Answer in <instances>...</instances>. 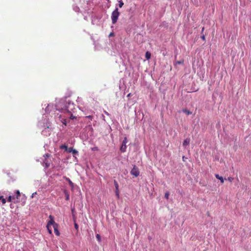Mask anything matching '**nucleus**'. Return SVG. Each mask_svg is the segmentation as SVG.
<instances>
[{
    "instance_id": "obj_18",
    "label": "nucleus",
    "mask_w": 251,
    "mask_h": 251,
    "mask_svg": "<svg viewBox=\"0 0 251 251\" xmlns=\"http://www.w3.org/2000/svg\"><path fill=\"white\" fill-rule=\"evenodd\" d=\"M47 229H48V232L50 233V234H51L52 233V230H51V229L50 228V226H48V223L47 224Z\"/></svg>"
},
{
    "instance_id": "obj_7",
    "label": "nucleus",
    "mask_w": 251,
    "mask_h": 251,
    "mask_svg": "<svg viewBox=\"0 0 251 251\" xmlns=\"http://www.w3.org/2000/svg\"><path fill=\"white\" fill-rule=\"evenodd\" d=\"M139 171L138 167L134 165L133 168L130 171V174L131 175L135 176V177H137L139 175Z\"/></svg>"
},
{
    "instance_id": "obj_6",
    "label": "nucleus",
    "mask_w": 251,
    "mask_h": 251,
    "mask_svg": "<svg viewBox=\"0 0 251 251\" xmlns=\"http://www.w3.org/2000/svg\"><path fill=\"white\" fill-rule=\"evenodd\" d=\"M127 143V139L126 137H125L122 141V145L120 147V151L122 152H125L126 150V143Z\"/></svg>"
},
{
    "instance_id": "obj_41",
    "label": "nucleus",
    "mask_w": 251,
    "mask_h": 251,
    "mask_svg": "<svg viewBox=\"0 0 251 251\" xmlns=\"http://www.w3.org/2000/svg\"><path fill=\"white\" fill-rule=\"evenodd\" d=\"M1 198H2V196H0V200H1Z\"/></svg>"
},
{
    "instance_id": "obj_31",
    "label": "nucleus",
    "mask_w": 251,
    "mask_h": 251,
    "mask_svg": "<svg viewBox=\"0 0 251 251\" xmlns=\"http://www.w3.org/2000/svg\"><path fill=\"white\" fill-rule=\"evenodd\" d=\"M103 112L105 114H106V115L107 116H110V114L109 113H108L105 110H104Z\"/></svg>"
},
{
    "instance_id": "obj_3",
    "label": "nucleus",
    "mask_w": 251,
    "mask_h": 251,
    "mask_svg": "<svg viewBox=\"0 0 251 251\" xmlns=\"http://www.w3.org/2000/svg\"><path fill=\"white\" fill-rule=\"evenodd\" d=\"M119 15L120 12L118 11V8L116 7L115 9L112 12L111 16L113 24H115L117 23Z\"/></svg>"
},
{
    "instance_id": "obj_17",
    "label": "nucleus",
    "mask_w": 251,
    "mask_h": 251,
    "mask_svg": "<svg viewBox=\"0 0 251 251\" xmlns=\"http://www.w3.org/2000/svg\"><path fill=\"white\" fill-rule=\"evenodd\" d=\"M20 196V192L19 190H17L16 191V196L15 197L17 199H18L19 198V197Z\"/></svg>"
},
{
    "instance_id": "obj_37",
    "label": "nucleus",
    "mask_w": 251,
    "mask_h": 251,
    "mask_svg": "<svg viewBox=\"0 0 251 251\" xmlns=\"http://www.w3.org/2000/svg\"><path fill=\"white\" fill-rule=\"evenodd\" d=\"M114 35V33L113 32H111L109 35V36L110 37V36H112Z\"/></svg>"
},
{
    "instance_id": "obj_9",
    "label": "nucleus",
    "mask_w": 251,
    "mask_h": 251,
    "mask_svg": "<svg viewBox=\"0 0 251 251\" xmlns=\"http://www.w3.org/2000/svg\"><path fill=\"white\" fill-rule=\"evenodd\" d=\"M67 152H72L74 155H78V152L75 149H74L73 148H69L68 150H67Z\"/></svg>"
},
{
    "instance_id": "obj_28",
    "label": "nucleus",
    "mask_w": 251,
    "mask_h": 251,
    "mask_svg": "<svg viewBox=\"0 0 251 251\" xmlns=\"http://www.w3.org/2000/svg\"><path fill=\"white\" fill-rule=\"evenodd\" d=\"M85 118H88V119H90L91 120H92L93 117L91 115H89V116H86Z\"/></svg>"
},
{
    "instance_id": "obj_10",
    "label": "nucleus",
    "mask_w": 251,
    "mask_h": 251,
    "mask_svg": "<svg viewBox=\"0 0 251 251\" xmlns=\"http://www.w3.org/2000/svg\"><path fill=\"white\" fill-rule=\"evenodd\" d=\"M51 107L53 109H55V106H53V105H51L49 104L45 109V112L46 113H48L50 112V111H51V109H50Z\"/></svg>"
},
{
    "instance_id": "obj_42",
    "label": "nucleus",
    "mask_w": 251,
    "mask_h": 251,
    "mask_svg": "<svg viewBox=\"0 0 251 251\" xmlns=\"http://www.w3.org/2000/svg\"><path fill=\"white\" fill-rule=\"evenodd\" d=\"M183 160H184V159H185V158H184V156H183Z\"/></svg>"
},
{
    "instance_id": "obj_26",
    "label": "nucleus",
    "mask_w": 251,
    "mask_h": 251,
    "mask_svg": "<svg viewBox=\"0 0 251 251\" xmlns=\"http://www.w3.org/2000/svg\"><path fill=\"white\" fill-rule=\"evenodd\" d=\"M169 196V193L168 192H166L165 194V198L167 199H168Z\"/></svg>"
},
{
    "instance_id": "obj_8",
    "label": "nucleus",
    "mask_w": 251,
    "mask_h": 251,
    "mask_svg": "<svg viewBox=\"0 0 251 251\" xmlns=\"http://www.w3.org/2000/svg\"><path fill=\"white\" fill-rule=\"evenodd\" d=\"M114 184L115 187V194L116 196L119 197V185L117 181L115 180H114Z\"/></svg>"
},
{
    "instance_id": "obj_19",
    "label": "nucleus",
    "mask_w": 251,
    "mask_h": 251,
    "mask_svg": "<svg viewBox=\"0 0 251 251\" xmlns=\"http://www.w3.org/2000/svg\"><path fill=\"white\" fill-rule=\"evenodd\" d=\"M44 163L45 164V168H47L49 167L50 166V163L48 162V161H46V160H45L44 161Z\"/></svg>"
},
{
    "instance_id": "obj_40",
    "label": "nucleus",
    "mask_w": 251,
    "mask_h": 251,
    "mask_svg": "<svg viewBox=\"0 0 251 251\" xmlns=\"http://www.w3.org/2000/svg\"><path fill=\"white\" fill-rule=\"evenodd\" d=\"M148 238H149V239L150 240H151V237H150V236H149V237H148Z\"/></svg>"
},
{
    "instance_id": "obj_39",
    "label": "nucleus",
    "mask_w": 251,
    "mask_h": 251,
    "mask_svg": "<svg viewBox=\"0 0 251 251\" xmlns=\"http://www.w3.org/2000/svg\"><path fill=\"white\" fill-rule=\"evenodd\" d=\"M204 29V27H203L202 28V30H201V32H202V33L203 32Z\"/></svg>"
},
{
    "instance_id": "obj_33",
    "label": "nucleus",
    "mask_w": 251,
    "mask_h": 251,
    "mask_svg": "<svg viewBox=\"0 0 251 251\" xmlns=\"http://www.w3.org/2000/svg\"><path fill=\"white\" fill-rule=\"evenodd\" d=\"M36 194H37V193H36V192L33 193L32 194V195H31V198H33L34 197V196H35V195H36Z\"/></svg>"
},
{
    "instance_id": "obj_15",
    "label": "nucleus",
    "mask_w": 251,
    "mask_h": 251,
    "mask_svg": "<svg viewBox=\"0 0 251 251\" xmlns=\"http://www.w3.org/2000/svg\"><path fill=\"white\" fill-rule=\"evenodd\" d=\"M60 148L61 149H64L67 152V150H68V149H69V148H68V147L65 145H61Z\"/></svg>"
},
{
    "instance_id": "obj_20",
    "label": "nucleus",
    "mask_w": 251,
    "mask_h": 251,
    "mask_svg": "<svg viewBox=\"0 0 251 251\" xmlns=\"http://www.w3.org/2000/svg\"><path fill=\"white\" fill-rule=\"evenodd\" d=\"M183 60H179V61H177L176 62L175 65H180V64H183Z\"/></svg>"
},
{
    "instance_id": "obj_34",
    "label": "nucleus",
    "mask_w": 251,
    "mask_h": 251,
    "mask_svg": "<svg viewBox=\"0 0 251 251\" xmlns=\"http://www.w3.org/2000/svg\"><path fill=\"white\" fill-rule=\"evenodd\" d=\"M201 38L203 40H204V41H205V36H204V35H202V36H201Z\"/></svg>"
},
{
    "instance_id": "obj_22",
    "label": "nucleus",
    "mask_w": 251,
    "mask_h": 251,
    "mask_svg": "<svg viewBox=\"0 0 251 251\" xmlns=\"http://www.w3.org/2000/svg\"><path fill=\"white\" fill-rule=\"evenodd\" d=\"M73 9L75 12H78V11L79 10V8L77 6H74Z\"/></svg>"
},
{
    "instance_id": "obj_12",
    "label": "nucleus",
    "mask_w": 251,
    "mask_h": 251,
    "mask_svg": "<svg viewBox=\"0 0 251 251\" xmlns=\"http://www.w3.org/2000/svg\"><path fill=\"white\" fill-rule=\"evenodd\" d=\"M16 198L15 197V195L13 196H9L8 198L7 201L8 202H11L12 201H13L14 200H15Z\"/></svg>"
},
{
    "instance_id": "obj_36",
    "label": "nucleus",
    "mask_w": 251,
    "mask_h": 251,
    "mask_svg": "<svg viewBox=\"0 0 251 251\" xmlns=\"http://www.w3.org/2000/svg\"><path fill=\"white\" fill-rule=\"evenodd\" d=\"M101 117H102V120L104 121H105V117L103 115H101Z\"/></svg>"
},
{
    "instance_id": "obj_4",
    "label": "nucleus",
    "mask_w": 251,
    "mask_h": 251,
    "mask_svg": "<svg viewBox=\"0 0 251 251\" xmlns=\"http://www.w3.org/2000/svg\"><path fill=\"white\" fill-rule=\"evenodd\" d=\"M49 218L50 220L48 222V226H52L54 230L55 229V228L57 229L58 227V225L54 222V217L51 215H50Z\"/></svg>"
},
{
    "instance_id": "obj_44",
    "label": "nucleus",
    "mask_w": 251,
    "mask_h": 251,
    "mask_svg": "<svg viewBox=\"0 0 251 251\" xmlns=\"http://www.w3.org/2000/svg\"><path fill=\"white\" fill-rule=\"evenodd\" d=\"M23 251H25V250H23Z\"/></svg>"
},
{
    "instance_id": "obj_30",
    "label": "nucleus",
    "mask_w": 251,
    "mask_h": 251,
    "mask_svg": "<svg viewBox=\"0 0 251 251\" xmlns=\"http://www.w3.org/2000/svg\"><path fill=\"white\" fill-rule=\"evenodd\" d=\"M227 180L229 181V182H232L233 180V177H228L227 178Z\"/></svg>"
},
{
    "instance_id": "obj_13",
    "label": "nucleus",
    "mask_w": 251,
    "mask_h": 251,
    "mask_svg": "<svg viewBox=\"0 0 251 251\" xmlns=\"http://www.w3.org/2000/svg\"><path fill=\"white\" fill-rule=\"evenodd\" d=\"M215 177H216L217 179H218L220 180L221 182L222 183H224V178H223V177L222 176H220L218 174H216V175H215Z\"/></svg>"
},
{
    "instance_id": "obj_27",
    "label": "nucleus",
    "mask_w": 251,
    "mask_h": 251,
    "mask_svg": "<svg viewBox=\"0 0 251 251\" xmlns=\"http://www.w3.org/2000/svg\"><path fill=\"white\" fill-rule=\"evenodd\" d=\"M65 195H66V200H69L70 199L69 195L67 193H65Z\"/></svg>"
},
{
    "instance_id": "obj_29",
    "label": "nucleus",
    "mask_w": 251,
    "mask_h": 251,
    "mask_svg": "<svg viewBox=\"0 0 251 251\" xmlns=\"http://www.w3.org/2000/svg\"><path fill=\"white\" fill-rule=\"evenodd\" d=\"M1 202H2V203L3 204H5V202H6V200L5 199H4L3 197L1 199Z\"/></svg>"
},
{
    "instance_id": "obj_1",
    "label": "nucleus",
    "mask_w": 251,
    "mask_h": 251,
    "mask_svg": "<svg viewBox=\"0 0 251 251\" xmlns=\"http://www.w3.org/2000/svg\"><path fill=\"white\" fill-rule=\"evenodd\" d=\"M56 110L63 113L75 112V105L73 101L68 100L67 98L61 99L58 103L55 105Z\"/></svg>"
},
{
    "instance_id": "obj_38",
    "label": "nucleus",
    "mask_w": 251,
    "mask_h": 251,
    "mask_svg": "<svg viewBox=\"0 0 251 251\" xmlns=\"http://www.w3.org/2000/svg\"><path fill=\"white\" fill-rule=\"evenodd\" d=\"M131 95V93H129L127 95V97H130V96Z\"/></svg>"
},
{
    "instance_id": "obj_16",
    "label": "nucleus",
    "mask_w": 251,
    "mask_h": 251,
    "mask_svg": "<svg viewBox=\"0 0 251 251\" xmlns=\"http://www.w3.org/2000/svg\"><path fill=\"white\" fill-rule=\"evenodd\" d=\"M182 111L186 113L187 115H189L192 114V112L190 111L189 110H187V109H183L182 110Z\"/></svg>"
},
{
    "instance_id": "obj_25",
    "label": "nucleus",
    "mask_w": 251,
    "mask_h": 251,
    "mask_svg": "<svg viewBox=\"0 0 251 251\" xmlns=\"http://www.w3.org/2000/svg\"><path fill=\"white\" fill-rule=\"evenodd\" d=\"M50 156V154L49 153H46L44 155V157L45 158V160H46L47 158Z\"/></svg>"
},
{
    "instance_id": "obj_14",
    "label": "nucleus",
    "mask_w": 251,
    "mask_h": 251,
    "mask_svg": "<svg viewBox=\"0 0 251 251\" xmlns=\"http://www.w3.org/2000/svg\"><path fill=\"white\" fill-rule=\"evenodd\" d=\"M117 1L118 2V6L120 7V8H121L123 7V6L124 5V3L123 1L122 0H117Z\"/></svg>"
},
{
    "instance_id": "obj_35",
    "label": "nucleus",
    "mask_w": 251,
    "mask_h": 251,
    "mask_svg": "<svg viewBox=\"0 0 251 251\" xmlns=\"http://www.w3.org/2000/svg\"><path fill=\"white\" fill-rule=\"evenodd\" d=\"M75 227L76 229L78 228V226L76 223L75 224Z\"/></svg>"
},
{
    "instance_id": "obj_24",
    "label": "nucleus",
    "mask_w": 251,
    "mask_h": 251,
    "mask_svg": "<svg viewBox=\"0 0 251 251\" xmlns=\"http://www.w3.org/2000/svg\"><path fill=\"white\" fill-rule=\"evenodd\" d=\"M146 57L147 59H149L151 57V54L148 52H147L146 53Z\"/></svg>"
},
{
    "instance_id": "obj_2",
    "label": "nucleus",
    "mask_w": 251,
    "mask_h": 251,
    "mask_svg": "<svg viewBox=\"0 0 251 251\" xmlns=\"http://www.w3.org/2000/svg\"><path fill=\"white\" fill-rule=\"evenodd\" d=\"M68 113L70 114V117L69 119L64 118L61 115H60L59 117V119L60 121V122L65 126H67L68 123H69L71 120L76 119V117L74 116L73 115V113Z\"/></svg>"
},
{
    "instance_id": "obj_32",
    "label": "nucleus",
    "mask_w": 251,
    "mask_h": 251,
    "mask_svg": "<svg viewBox=\"0 0 251 251\" xmlns=\"http://www.w3.org/2000/svg\"><path fill=\"white\" fill-rule=\"evenodd\" d=\"M67 179L68 180L69 183V184L70 185H73V182H72V181L69 178H68Z\"/></svg>"
},
{
    "instance_id": "obj_11",
    "label": "nucleus",
    "mask_w": 251,
    "mask_h": 251,
    "mask_svg": "<svg viewBox=\"0 0 251 251\" xmlns=\"http://www.w3.org/2000/svg\"><path fill=\"white\" fill-rule=\"evenodd\" d=\"M190 139L189 138L185 139L183 142V146L185 147L187 145H188L190 143Z\"/></svg>"
},
{
    "instance_id": "obj_23",
    "label": "nucleus",
    "mask_w": 251,
    "mask_h": 251,
    "mask_svg": "<svg viewBox=\"0 0 251 251\" xmlns=\"http://www.w3.org/2000/svg\"><path fill=\"white\" fill-rule=\"evenodd\" d=\"M96 238L98 240V241L100 242L101 241V237L100 234H97L96 235Z\"/></svg>"
},
{
    "instance_id": "obj_5",
    "label": "nucleus",
    "mask_w": 251,
    "mask_h": 251,
    "mask_svg": "<svg viewBox=\"0 0 251 251\" xmlns=\"http://www.w3.org/2000/svg\"><path fill=\"white\" fill-rule=\"evenodd\" d=\"M50 125L49 124V125H47V127H45L42 131V134L44 136H48L50 135L51 132V129L50 127Z\"/></svg>"
},
{
    "instance_id": "obj_43",
    "label": "nucleus",
    "mask_w": 251,
    "mask_h": 251,
    "mask_svg": "<svg viewBox=\"0 0 251 251\" xmlns=\"http://www.w3.org/2000/svg\"><path fill=\"white\" fill-rule=\"evenodd\" d=\"M183 160H184V159H185V158H184V156H183Z\"/></svg>"
},
{
    "instance_id": "obj_21",
    "label": "nucleus",
    "mask_w": 251,
    "mask_h": 251,
    "mask_svg": "<svg viewBox=\"0 0 251 251\" xmlns=\"http://www.w3.org/2000/svg\"><path fill=\"white\" fill-rule=\"evenodd\" d=\"M54 231V233L56 234V235L59 236L60 232H59V230H58V228L57 229V228H55Z\"/></svg>"
}]
</instances>
